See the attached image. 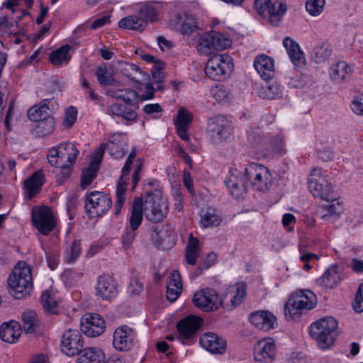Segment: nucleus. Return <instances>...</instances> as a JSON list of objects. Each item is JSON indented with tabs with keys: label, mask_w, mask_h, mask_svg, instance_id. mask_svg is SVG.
<instances>
[{
	"label": "nucleus",
	"mask_w": 363,
	"mask_h": 363,
	"mask_svg": "<svg viewBox=\"0 0 363 363\" xmlns=\"http://www.w3.org/2000/svg\"><path fill=\"white\" fill-rule=\"evenodd\" d=\"M208 128L215 140L227 138L230 135L228 121L223 116H217L208 120Z\"/></svg>",
	"instance_id": "obj_21"
},
{
	"label": "nucleus",
	"mask_w": 363,
	"mask_h": 363,
	"mask_svg": "<svg viewBox=\"0 0 363 363\" xmlns=\"http://www.w3.org/2000/svg\"><path fill=\"white\" fill-rule=\"evenodd\" d=\"M135 335L132 328L123 325L113 333V345L118 351H129L134 345Z\"/></svg>",
	"instance_id": "obj_16"
},
{
	"label": "nucleus",
	"mask_w": 363,
	"mask_h": 363,
	"mask_svg": "<svg viewBox=\"0 0 363 363\" xmlns=\"http://www.w3.org/2000/svg\"><path fill=\"white\" fill-rule=\"evenodd\" d=\"M233 71L231 57L227 54H216L208 60L205 72L207 77L214 81L226 79Z\"/></svg>",
	"instance_id": "obj_5"
},
{
	"label": "nucleus",
	"mask_w": 363,
	"mask_h": 363,
	"mask_svg": "<svg viewBox=\"0 0 363 363\" xmlns=\"http://www.w3.org/2000/svg\"><path fill=\"white\" fill-rule=\"evenodd\" d=\"M136 157L135 148H133L125 162L121 171V175L118 181L116 186V201L115 203V214L116 216L121 213L122 207L126 199V191L128 180V175L131 170L133 160Z\"/></svg>",
	"instance_id": "obj_10"
},
{
	"label": "nucleus",
	"mask_w": 363,
	"mask_h": 363,
	"mask_svg": "<svg viewBox=\"0 0 363 363\" xmlns=\"http://www.w3.org/2000/svg\"><path fill=\"white\" fill-rule=\"evenodd\" d=\"M106 329V323L104 318L98 313H92V337L103 334Z\"/></svg>",
	"instance_id": "obj_50"
},
{
	"label": "nucleus",
	"mask_w": 363,
	"mask_h": 363,
	"mask_svg": "<svg viewBox=\"0 0 363 363\" xmlns=\"http://www.w3.org/2000/svg\"><path fill=\"white\" fill-rule=\"evenodd\" d=\"M317 300L315 294L310 290H299L291 295L284 306L286 318L295 319L306 311L314 308Z\"/></svg>",
	"instance_id": "obj_4"
},
{
	"label": "nucleus",
	"mask_w": 363,
	"mask_h": 363,
	"mask_svg": "<svg viewBox=\"0 0 363 363\" xmlns=\"http://www.w3.org/2000/svg\"><path fill=\"white\" fill-rule=\"evenodd\" d=\"M254 67L264 80L270 79L274 75V61L267 55L257 56L254 61Z\"/></svg>",
	"instance_id": "obj_25"
},
{
	"label": "nucleus",
	"mask_w": 363,
	"mask_h": 363,
	"mask_svg": "<svg viewBox=\"0 0 363 363\" xmlns=\"http://www.w3.org/2000/svg\"><path fill=\"white\" fill-rule=\"evenodd\" d=\"M44 183V175L42 172L38 171L33 174L25 181V186L28 191L30 199L39 192Z\"/></svg>",
	"instance_id": "obj_35"
},
{
	"label": "nucleus",
	"mask_w": 363,
	"mask_h": 363,
	"mask_svg": "<svg viewBox=\"0 0 363 363\" xmlns=\"http://www.w3.org/2000/svg\"><path fill=\"white\" fill-rule=\"evenodd\" d=\"M199 255V240L191 235L185 248V259L187 264L195 265Z\"/></svg>",
	"instance_id": "obj_34"
},
{
	"label": "nucleus",
	"mask_w": 363,
	"mask_h": 363,
	"mask_svg": "<svg viewBox=\"0 0 363 363\" xmlns=\"http://www.w3.org/2000/svg\"><path fill=\"white\" fill-rule=\"evenodd\" d=\"M286 11L287 4L285 1L276 0L272 2L267 16L269 18V23L272 26H279L283 21Z\"/></svg>",
	"instance_id": "obj_26"
},
{
	"label": "nucleus",
	"mask_w": 363,
	"mask_h": 363,
	"mask_svg": "<svg viewBox=\"0 0 363 363\" xmlns=\"http://www.w3.org/2000/svg\"><path fill=\"white\" fill-rule=\"evenodd\" d=\"M21 335V326L16 321L4 323L0 327V337L6 342H15Z\"/></svg>",
	"instance_id": "obj_31"
},
{
	"label": "nucleus",
	"mask_w": 363,
	"mask_h": 363,
	"mask_svg": "<svg viewBox=\"0 0 363 363\" xmlns=\"http://www.w3.org/2000/svg\"><path fill=\"white\" fill-rule=\"evenodd\" d=\"M123 67V74L127 76V77L131 80L136 81V76L135 74L137 72H139L142 74V71L140 70V67L134 64L130 63H124L122 65Z\"/></svg>",
	"instance_id": "obj_58"
},
{
	"label": "nucleus",
	"mask_w": 363,
	"mask_h": 363,
	"mask_svg": "<svg viewBox=\"0 0 363 363\" xmlns=\"http://www.w3.org/2000/svg\"><path fill=\"white\" fill-rule=\"evenodd\" d=\"M51 108L54 110L55 108L56 101L52 99H45L41 101L39 104L32 106L28 111V117L30 121L37 122L45 119L50 116L49 110Z\"/></svg>",
	"instance_id": "obj_22"
},
{
	"label": "nucleus",
	"mask_w": 363,
	"mask_h": 363,
	"mask_svg": "<svg viewBox=\"0 0 363 363\" xmlns=\"http://www.w3.org/2000/svg\"><path fill=\"white\" fill-rule=\"evenodd\" d=\"M78 154L75 145L71 143H65L52 147L48 154V162L52 166H57L62 163L72 165Z\"/></svg>",
	"instance_id": "obj_11"
},
{
	"label": "nucleus",
	"mask_w": 363,
	"mask_h": 363,
	"mask_svg": "<svg viewBox=\"0 0 363 363\" xmlns=\"http://www.w3.org/2000/svg\"><path fill=\"white\" fill-rule=\"evenodd\" d=\"M41 303L44 310L49 313H57V303L48 291L41 295Z\"/></svg>",
	"instance_id": "obj_49"
},
{
	"label": "nucleus",
	"mask_w": 363,
	"mask_h": 363,
	"mask_svg": "<svg viewBox=\"0 0 363 363\" xmlns=\"http://www.w3.org/2000/svg\"><path fill=\"white\" fill-rule=\"evenodd\" d=\"M143 221V198L137 197L134 199L130 210L129 218L130 226L125 228V233L121 236L123 247L130 248L136 235L138 230Z\"/></svg>",
	"instance_id": "obj_8"
},
{
	"label": "nucleus",
	"mask_w": 363,
	"mask_h": 363,
	"mask_svg": "<svg viewBox=\"0 0 363 363\" xmlns=\"http://www.w3.org/2000/svg\"><path fill=\"white\" fill-rule=\"evenodd\" d=\"M325 4V0H307L306 9L311 16H316L323 12Z\"/></svg>",
	"instance_id": "obj_51"
},
{
	"label": "nucleus",
	"mask_w": 363,
	"mask_h": 363,
	"mask_svg": "<svg viewBox=\"0 0 363 363\" xmlns=\"http://www.w3.org/2000/svg\"><path fill=\"white\" fill-rule=\"evenodd\" d=\"M109 111L111 114L121 117L128 122L135 121L138 117V114L135 111L123 104L117 103L111 105Z\"/></svg>",
	"instance_id": "obj_36"
},
{
	"label": "nucleus",
	"mask_w": 363,
	"mask_h": 363,
	"mask_svg": "<svg viewBox=\"0 0 363 363\" xmlns=\"http://www.w3.org/2000/svg\"><path fill=\"white\" fill-rule=\"evenodd\" d=\"M227 186L230 194L236 198L240 199L243 196L247 190V181L238 179L236 176L231 175L226 181Z\"/></svg>",
	"instance_id": "obj_33"
},
{
	"label": "nucleus",
	"mask_w": 363,
	"mask_h": 363,
	"mask_svg": "<svg viewBox=\"0 0 363 363\" xmlns=\"http://www.w3.org/2000/svg\"><path fill=\"white\" fill-rule=\"evenodd\" d=\"M31 270L25 262H18L8 278L10 294L16 299L25 298L33 287Z\"/></svg>",
	"instance_id": "obj_2"
},
{
	"label": "nucleus",
	"mask_w": 363,
	"mask_h": 363,
	"mask_svg": "<svg viewBox=\"0 0 363 363\" xmlns=\"http://www.w3.org/2000/svg\"><path fill=\"white\" fill-rule=\"evenodd\" d=\"M32 221L35 227L45 235H48L56 225L52 212L48 206L33 209Z\"/></svg>",
	"instance_id": "obj_13"
},
{
	"label": "nucleus",
	"mask_w": 363,
	"mask_h": 363,
	"mask_svg": "<svg viewBox=\"0 0 363 363\" xmlns=\"http://www.w3.org/2000/svg\"><path fill=\"white\" fill-rule=\"evenodd\" d=\"M276 346L274 340H262L254 347V358L260 363H272L275 358Z\"/></svg>",
	"instance_id": "obj_18"
},
{
	"label": "nucleus",
	"mask_w": 363,
	"mask_h": 363,
	"mask_svg": "<svg viewBox=\"0 0 363 363\" xmlns=\"http://www.w3.org/2000/svg\"><path fill=\"white\" fill-rule=\"evenodd\" d=\"M192 116L191 113L185 109H181L178 112L177 118L175 121V125H182L188 127L191 121Z\"/></svg>",
	"instance_id": "obj_59"
},
{
	"label": "nucleus",
	"mask_w": 363,
	"mask_h": 363,
	"mask_svg": "<svg viewBox=\"0 0 363 363\" xmlns=\"http://www.w3.org/2000/svg\"><path fill=\"white\" fill-rule=\"evenodd\" d=\"M112 205L110 197L101 191H92V208L95 210L97 216L106 213Z\"/></svg>",
	"instance_id": "obj_30"
},
{
	"label": "nucleus",
	"mask_w": 363,
	"mask_h": 363,
	"mask_svg": "<svg viewBox=\"0 0 363 363\" xmlns=\"http://www.w3.org/2000/svg\"><path fill=\"white\" fill-rule=\"evenodd\" d=\"M331 55V49L327 43H321L313 48V56L317 63L327 60Z\"/></svg>",
	"instance_id": "obj_48"
},
{
	"label": "nucleus",
	"mask_w": 363,
	"mask_h": 363,
	"mask_svg": "<svg viewBox=\"0 0 363 363\" xmlns=\"http://www.w3.org/2000/svg\"><path fill=\"white\" fill-rule=\"evenodd\" d=\"M352 306L356 312L361 313L363 311V283L358 288Z\"/></svg>",
	"instance_id": "obj_61"
},
{
	"label": "nucleus",
	"mask_w": 363,
	"mask_h": 363,
	"mask_svg": "<svg viewBox=\"0 0 363 363\" xmlns=\"http://www.w3.org/2000/svg\"><path fill=\"white\" fill-rule=\"evenodd\" d=\"M246 296L245 284H237L228 286L222 298L213 289L206 288L196 292L193 296L194 306L204 312H212L220 306L230 311L238 306Z\"/></svg>",
	"instance_id": "obj_1"
},
{
	"label": "nucleus",
	"mask_w": 363,
	"mask_h": 363,
	"mask_svg": "<svg viewBox=\"0 0 363 363\" xmlns=\"http://www.w3.org/2000/svg\"><path fill=\"white\" fill-rule=\"evenodd\" d=\"M37 122L35 130L39 136L45 137L53 132L55 122L52 117L48 116Z\"/></svg>",
	"instance_id": "obj_46"
},
{
	"label": "nucleus",
	"mask_w": 363,
	"mask_h": 363,
	"mask_svg": "<svg viewBox=\"0 0 363 363\" xmlns=\"http://www.w3.org/2000/svg\"><path fill=\"white\" fill-rule=\"evenodd\" d=\"M230 45V40L216 31L206 33L201 36L197 50L201 55H208L216 50L225 49Z\"/></svg>",
	"instance_id": "obj_9"
},
{
	"label": "nucleus",
	"mask_w": 363,
	"mask_h": 363,
	"mask_svg": "<svg viewBox=\"0 0 363 363\" xmlns=\"http://www.w3.org/2000/svg\"><path fill=\"white\" fill-rule=\"evenodd\" d=\"M71 47L68 45H62L55 51H52L49 56L50 62L54 65H62L67 64L70 60L69 54Z\"/></svg>",
	"instance_id": "obj_37"
},
{
	"label": "nucleus",
	"mask_w": 363,
	"mask_h": 363,
	"mask_svg": "<svg viewBox=\"0 0 363 363\" xmlns=\"http://www.w3.org/2000/svg\"><path fill=\"white\" fill-rule=\"evenodd\" d=\"M201 323V318L192 315H189L178 322L177 331L183 338L190 339L199 330Z\"/></svg>",
	"instance_id": "obj_23"
},
{
	"label": "nucleus",
	"mask_w": 363,
	"mask_h": 363,
	"mask_svg": "<svg viewBox=\"0 0 363 363\" xmlns=\"http://www.w3.org/2000/svg\"><path fill=\"white\" fill-rule=\"evenodd\" d=\"M220 215L213 208H208L201 217V223L204 228L216 227L220 225Z\"/></svg>",
	"instance_id": "obj_42"
},
{
	"label": "nucleus",
	"mask_w": 363,
	"mask_h": 363,
	"mask_svg": "<svg viewBox=\"0 0 363 363\" xmlns=\"http://www.w3.org/2000/svg\"><path fill=\"white\" fill-rule=\"evenodd\" d=\"M91 184V162L88 164L87 167L82 171L81 175L80 188L85 189Z\"/></svg>",
	"instance_id": "obj_63"
},
{
	"label": "nucleus",
	"mask_w": 363,
	"mask_h": 363,
	"mask_svg": "<svg viewBox=\"0 0 363 363\" xmlns=\"http://www.w3.org/2000/svg\"><path fill=\"white\" fill-rule=\"evenodd\" d=\"M23 328L27 333L35 332L37 325V314L33 311H28L22 315Z\"/></svg>",
	"instance_id": "obj_44"
},
{
	"label": "nucleus",
	"mask_w": 363,
	"mask_h": 363,
	"mask_svg": "<svg viewBox=\"0 0 363 363\" xmlns=\"http://www.w3.org/2000/svg\"><path fill=\"white\" fill-rule=\"evenodd\" d=\"M91 313H85L81 319V331L87 337H91Z\"/></svg>",
	"instance_id": "obj_62"
},
{
	"label": "nucleus",
	"mask_w": 363,
	"mask_h": 363,
	"mask_svg": "<svg viewBox=\"0 0 363 363\" xmlns=\"http://www.w3.org/2000/svg\"><path fill=\"white\" fill-rule=\"evenodd\" d=\"M283 45L294 65L301 66L304 64L305 58L303 52L301 50L296 42L289 37H286L283 40Z\"/></svg>",
	"instance_id": "obj_28"
},
{
	"label": "nucleus",
	"mask_w": 363,
	"mask_h": 363,
	"mask_svg": "<svg viewBox=\"0 0 363 363\" xmlns=\"http://www.w3.org/2000/svg\"><path fill=\"white\" fill-rule=\"evenodd\" d=\"M199 342L202 347L213 354H223L226 350L225 340L213 333L203 334Z\"/></svg>",
	"instance_id": "obj_20"
},
{
	"label": "nucleus",
	"mask_w": 363,
	"mask_h": 363,
	"mask_svg": "<svg viewBox=\"0 0 363 363\" xmlns=\"http://www.w3.org/2000/svg\"><path fill=\"white\" fill-rule=\"evenodd\" d=\"M77 110L74 106H69L67 108L63 118L62 125L65 128H70L74 124L77 120Z\"/></svg>",
	"instance_id": "obj_54"
},
{
	"label": "nucleus",
	"mask_w": 363,
	"mask_h": 363,
	"mask_svg": "<svg viewBox=\"0 0 363 363\" xmlns=\"http://www.w3.org/2000/svg\"><path fill=\"white\" fill-rule=\"evenodd\" d=\"M106 94L112 98L122 100L126 105L135 106L138 104V93L132 89H110L106 91Z\"/></svg>",
	"instance_id": "obj_29"
},
{
	"label": "nucleus",
	"mask_w": 363,
	"mask_h": 363,
	"mask_svg": "<svg viewBox=\"0 0 363 363\" xmlns=\"http://www.w3.org/2000/svg\"><path fill=\"white\" fill-rule=\"evenodd\" d=\"M143 213L152 223L161 222L168 213L167 202L158 197L146 199L144 207L143 206Z\"/></svg>",
	"instance_id": "obj_12"
},
{
	"label": "nucleus",
	"mask_w": 363,
	"mask_h": 363,
	"mask_svg": "<svg viewBox=\"0 0 363 363\" xmlns=\"http://www.w3.org/2000/svg\"><path fill=\"white\" fill-rule=\"evenodd\" d=\"M347 65L344 62H339L333 65L330 69V75L335 82L340 83L348 74Z\"/></svg>",
	"instance_id": "obj_45"
},
{
	"label": "nucleus",
	"mask_w": 363,
	"mask_h": 363,
	"mask_svg": "<svg viewBox=\"0 0 363 363\" xmlns=\"http://www.w3.org/2000/svg\"><path fill=\"white\" fill-rule=\"evenodd\" d=\"M95 75L101 86L113 85L115 83L113 72L105 65H100L96 68Z\"/></svg>",
	"instance_id": "obj_41"
},
{
	"label": "nucleus",
	"mask_w": 363,
	"mask_h": 363,
	"mask_svg": "<svg viewBox=\"0 0 363 363\" xmlns=\"http://www.w3.org/2000/svg\"><path fill=\"white\" fill-rule=\"evenodd\" d=\"M83 347L82 335L77 330L69 329L62 335L61 350L67 356L79 354Z\"/></svg>",
	"instance_id": "obj_15"
},
{
	"label": "nucleus",
	"mask_w": 363,
	"mask_h": 363,
	"mask_svg": "<svg viewBox=\"0 0 363 363\" xmlns=\"http://www.w3.org/2000/svg\"><path fill=\"white\" fill-rule=\"evenodd\" d=\"M182 290L181 275L177 270H174L167 281V298L171 301H175Z\"/></svg>",
	"instance_id": "obj_27"
},
{
	"label": "nucleus",
	"mask_w": 363,
	"mask_h": 363,
	"mask_svg": "<svg viewBox=\"0 0 363 363\" xmlns=\"http://www.w3.org/2000/svg\"><path fill=\"white\" fill-rule=\"evenodd\" d=\"M272 4L271 0H255L254 9L259 16L266 17Z\"/></svg>",
	"instance_id": "obj_55"
},
{
	"label": "nucleus",
	"mask_w": 363,
	"mask_h": 363,
	"mask_svg": "<svg viewBox=\"0 0 363 363\" xmlns=\"http://www.w3.org/2000/svg\"><path fill=\"white\" fill-rule=\"evenodd\" d=\"M118 27L140 32L145 29V25L138 15H130L121 19L118 22Z\"/></svg>",
	"instance_id": "obj_39"
},
{
	"label": "nucleus",
	"mask_w": 363,
	"mask_h": 363,
	"mask_svg": "<svg viewBox=\"0 0 363 363\" xmlns=\"http://www.w3.org/2000/svg\"><path fill=\"white\" fill-rule=\"evenodd\" d=\"M308 189L314 196L322 200L335 202L338 199L337 194L318 168H313L309 175Z\"/></svg>",
	"instance_id": "obj_6"
},
{
	"label": "nucleus",
	"mask_w": 363,
	"mask_h": 363,
	"mask_svg": "<svg viewBox=\"0 0 363 363\" xmlns=\"http://www.w3.org/2000/svg\"><path fill=\"white\" fill-rule=\"evenodd\" d=\"M332 203L320 206L318 211L320 218L330 223H335L339 218L342 211V207L338 201Z\"/></svg>",
	"instance_id": "obj_32"
},
{
	"label": "nucleus",
	"mask_w": 363,
	"mask_h": 363,
	"mask_svg": "<svg viewBox=\"0 0 363 363\" xmlns=\"http://www.w3.org/2000/svg\"><path fill=\"white\" fill-rule=\"evenodd\" d=\"M81 253V243L78 240H74L72 245L70 249L69 255L67 257V262H74L80 255Z\"/></svg>",
	"instance_id": "obj_60"
},
{
	"label": "nucleus",
	"mask_w": 363,
	"mask_h": 363,
	"mask_svg": "<svg viewBox=\"0 0 363 363\" xmlns=\"http://www.w3.org/2000/svg\"><path fill=\"white\" fill-rule=\"evenodd\" d=\"M173 235V231L171 227L166 225L163 226L162 229L158 230L157 228L152 227L151 239L158 245H162L167 239H169Z\"/></svg>",
	"instance_id": "obj_43"
},
{
	"label": "nucleus",
	"mask_w": 363,
	"mask_h": 363,
	"mask_svg": "<svg viewBox=\"0 0 363 363\" xmlns=\"http://www.w3.org/2000/svg\"><path fill=\"white\" fill-rule=\"evenodd\" d=\"M142 283L137 279H131L128 285V292L133 295L138 296L143 290Z\"/></svg>",
	"instance_id": "obj_64"
},
{
	"label": "nucleus",
	"mask_w": 363,
	"mask_h": 363,
	"mask_svg": "<svg viewBox=\"0 0 363 363\" xmlns=\"http://www.w3.org/2000/svg\"><path fill=\"white\" fill-rule=\"evenodd\" d=\"M267 149L272 153L282 155L286 152L283 138L281 135L270 139Z\"/></svg>",
	"instance_id": "obj_52"
},
{
	"label": "nucleus",
	"mask_w": 363,
	"mask_h": 363,
	"mask_svg": "<svg viewBox=\"0 0 363 363\" xmlns=\"http://www.w3.org/2000/svg\"><path fill=\"white\" fill-rule=\"evenodd\" d=\"M250 322L257 328L269 331L277 324L276 317L267 311H258L252 313L249 317Z\"/></svg>",
	"instance_id": "obj_19"
},
{
	"label": "nucleus",
	"mask_w": 363,
	"mask_h": 363,
	"mask_svg": "<svg viewBox=\"0 0 363 363\" xmlns=\"http://www.w3.org/2000/svg\"><path fill=\"white\" fill-rule=\"evenodd\" d=\"M169 27L172 30H178L180 27L181 32L184 35H191L199 29L194 16L187 13L176 15L169 21Z\"/></svg>",
	"instance_id": "obj_17"
},
{
	"label": "nucleus",
	"mask_w": 363,
	"mask_h": 363,
	"mask_svg": "<svg viewBox=\"0 0 363 363\" xmlns=\"http://www.w3.org/2000/svg\"><path fill=\"white\" fill-rule=\"evenodd\" d=\"M164 68V63L162 61L156 62L152 70V77L154 82L157 84H160L164 79V75L162 70Z\"/></svg>",
	"instance_id": "obj_57"
},
{
	"label": "nucleus",
	"mask_w": 363,
	"mask_h": 363,
	"mask_svg": "<svg viewBox=\"0 0 363 363\" xmlns=\"http://www.w3.org/2000/svg\"><path fill=\"white\" fill-rule=\"evenodd\" d=\"M337 320L333 317L328 316L313 323L309 332L318 347L324 350L333 345L337 336Z\"/></svg>",
	"instance_id": "obj_3"
},
{
	"label": "nucleus",
	"mask_w": 363,
	"mask_h": 363,
	"mask_svg": "<svg viewBox=\"0 0 363 363\" xmlns=\"http://www.w3.org/2000/svg\"><path fill=\"white\" fill-rule=\"evenodd\" d=\"M72 166L65 163L57 166L60 167L59 172L57 173V182L59 184H63L70 177Z\"/></svg>",
	"instance_id": "obj_56"
},
{
	"label": "nucleus",
	"mask_w": 363,
	"mask_h": 363,
	"mask_svg": "<svg viewBox=\"0 0 363 363\" xmlns=\"http://www.w3.org/2000/svg\"><path fill=\"white\" fill-rule=\"evenodd\" d=\"M106 147L107 144L103 143L92 154V181L96 178L99 170Z\"/></svg>",
	"instance_id": "obj_47"
},
{
	"label": "nucleus",
	"mask_w": 363,
	"mask_h": 363,
	"mask_svg": "<svg viewBox=\"0 0 363 363\" xmlns=\"http://www.w3.org/2000/svg\"><path fill=\"white\" fill-rule=\"evenodd\" d=\"M342 279V273L340 267L335 264L328 268L322 277L316 280V282L319 286L333 289L339 285Z\"/></svg>",
	"instance_id": "obj_24"
},
{
	"label": "nucleus",
	"mask_w": 363,
	"mask_h": 363,
	"mask_svg": "<svg viewBox=\"0 0 363 363\" xmlns=\"http://www.w3.org/2000/svg\"><path fill=\"white\" fill-rule=\"evenodd\" d=\"M158 9L151 3H145L140 5L138 15L145 26L147 22L156 20Z\"/></svg>",
	"instance_id": "obj_38"
},
{
	"label": "nucleus",
	"mask_w": 363,
	"mask_h": 363,
	"mask_svg": "<svg viewBox=\"0 0 363 363\" xmlns=\"http://www.w3.org/2000/svg\"><path fill=\"white\" fill-rule=\"evenodd\" d=\"M259 96L267 99H274L276 98H280L282 95V89L279 84L276 82L262 85L259 92Z\"/></svg>",
	"instance_id": "obj_40"
},
{
	"label": "nucleus",
	"mask_w": 363,
	"mask_h": 363,
	"mask_svg": "<svg viewBox=\"0 0 363 363\" xmlns=\"http://www.w3.org/2000/svg\"><path fill=\"white\" fill-rule=\"evenodd\" d=\"M118 283L108 274L99 276L95 286V295L99 298L111 301L118 295Z\"/></svg>",
	"instance_id": "obj_14"
},
{
	"label": "nucleus",
	"mask_w": 363,
	"mask_h": 363,
	"mask_svg": "<svg viewBox=\"0 0 363 363\" xmlns=\"http://www.w3.org/2000/svg\"><path fill=\"white\" fill-rule=\"evenodd\" d=\"M247 184L249 183L253 189L266 191L271 185L272 176L269 169L262 164L252 162L245 169Z\"/></svg>",
	"instance_id": "obj_7"
},
{
	"label": "nucleus",
	"mask_w": 363,
	"mask_h": 363,
	"mask_svg": "<svg viewBox=\"0 0 363 363\" xmlns=\"http://www.w3.org/2000/svg\"><path fill=\"white\" fill-rule=\"evenodd\" d=\"M211 94L216 101L223 102L228 99L230 91L225 86L218 84L211 90Z\"/></svg>",
	"instance_id": "obj_53"
}]
</instances>
